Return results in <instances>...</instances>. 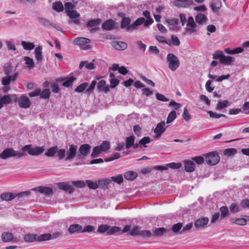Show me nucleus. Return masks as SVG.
Here are the masks:
<instances>
[{"label":"nucleus","mask_w":249,"mask_h":249,"mask_svg":"<svg viewBox=\"0 0 249 249\" xmlns=\"http://www.w3.org/2000/svg\"><path fill=\"white\" fill-rule=\"evenodd\" d=\"M77 150L76 145L71 144L67 151L65 149H59L57 156L60 160L64 159L65 160H71L75 157Z\"/></svg>","instance_id":"f257e3e1"},{"label":"nucleus","mask_w":249,"mask_h":249,"mask_svg":"<svg viewBox=\"0 0 249 249\" xmlns=\"http://www.w3.org/2000/svg\"><path fill=\"white\" fill-rule=\"evenodd\" d=\"M144 21V18H140L137 19L133 24L130 25V19L129 18H123L122 21L121 26L122 28H126L127 31H133L137 27L142 24Z\"/></svg>","instance_id":"f03ea898"},{"label":"nucleus","mask_w":249,"mask_h":249,"mask_svg":"<svg viewBox=\"0 0 249 249\" xmlns=\"http://www.w3.org/2000/svg\"><path fill=\"white\" fill-rule=\"evenodd\" d=\"M168 67L172 71H175L180 65L179 60L173 53H169L166 57Z\"/></svg>","instance_id":"7ed1b4c3"},{"label":"nucleus","mask_w":249,"mask_h":249,"mask_svg":"<svg viewBox=\"0 0 249 249\" xmlns=\"http://www.w3.org/2000/svg\"><path fill=\"white\" fill-rule=\"evenodd\" d=\"M90 40L85 37H77L73 41V44L77 45L81 49L89 50L91 48L90 45Z\"/></svg>","instance_id":"20e7f679"},{"label":"nucleus","mask_w":249,"mask_h":249,"mask_svg":"<svg viewBox=\"0 0 249 249\" xmlns=\"http://www.w3.org/2000/svg\"><path fill=\"white\" fill-rule=\"evenodd\" d=\"M23 156V154L22 153L16 151L13 148H6L0 154V158L6 159L12 157L20 158Z\"/></svg>","instance_id":"39448f33"},{"label":"nucleus","mask_w":249,"mask_h":249,"mask_svg":"<svg viewBox=\"0 0 249 249\" xmlns=\"http://www.w3.org/2000/svg\"><path fill=\"white\" fill-rule=\"evenodd\" d=\"M196 24L195 22L194 18L191 16L189 17L185 28L186 33L189 35L196 33Z\"/></svg>","instance_id":"423d86ee"},{"label":"nucleus","mask_w":249,"mask_h":249,"mask_svg":"<svg viewBox=\"0 0 249 249\" xmlns=\"http://www.w3.org/2000/svg\"><path fill=\"white\" fill-rule=\"evenodd\" d=\"M22 150L27 151L31 155L37 156L43 153L44 148L39 146L32 147L31 145H26L22 148Z\"/></svg>","instance_id":"0eeeda50"},{"label":"nucleus","mask_w":249,"mask_h":249,"mask_svg":"<svg viewBox=\"0 0 249 249\" xmlns=\"http://www.w3.org/2000/svg\"><path fill=\"white\" fill-rule=\"evenodd\" d=\"M220 160V157L216 152H210L205 157V160L208 164L214 165L217 164Z\"/></svg>","instance_id":"6e6552de"},{"label":"nucleus","mask_w":249,"mask_h":249,"mask_svg":"<svg viewBox=\"0 0 249 249\" xmlns=\"http://www.w3.org/2000/svg\"><path fill=\"white\" fill-rule=\"evenodd\" d=\"M17 101V95L7 94L0 98V101L4 106V105H8L12 102H16Z\"/></svg>","instance_id":"1a4fd4ad"},{"label":"nucleus","mask_w":249,"mask_h":249,"mask_svg":"<svg viewBox=\"0 0 249 249\" xmlns=\"http://www.w3.org/2000/svg\"><path fill=\"white\" fill-rule=\"evenodd\" d=\"M17 101H18L19 106L23 108L29 107L31 104L29 98L24 95H22L18 98H17Z\"/></svg>","instance_id":"9d476101"},{"label":"nucleus","mask_w":249,"mask_h":249,"mask_svg":"<svg viewBox=\"0 0 249 249\" xmlns=\"http://www.w3.org/2000/svg\"><path fill=\"white\" fill-rule=\"evenodd\" d=\"M209 221L207 217H202L196 219L194 223L195 227L197 229H201L207 226Z\"/></svg>","instance_id":"9b49d317"},{"label":"nucleus","mask_w":249,"mask_h":249,"mask_svg":"<svg viewBox=\"0 0 249 249\" xmlns=\"http://www.w3.org/2000/svg\"><path fill=\"white\" fill-rule=\"evenodd\" d=\"M111 46L117 50H124L127 48V44L124 41L114 40L111 42Z\"/></svg>","instance_id":"f8f14e48"},{"label":"nucleus","mask_w":249,"mask_h":249,"mask_svg":"<svg viewBox=\"0 0 249 249\" xmlns=\"http://www.w3.org/2000/svg\"><path fill=\"white\" fill-rule=\"evenodd\" d=\"M165 21L168 24V27L171 30H178V19L176 18H170L166 19Z\"/></svg>","instance_id":"ddd939ff"},{"label":"nucleus","mask_w":249,"mask_h":249,"mask_svg":"<svg viewBox=\"0 0 249 249\" xmlns=\"http://www.w3.org/2000/svg\"><path fill=\"white\" fill-rule=\"evenodd\" d=\"M165 124L164 122H161L157 125L154 129V132L156 134V138H160L162 133L164 132L165 130Z\"/></svg>","instance_id":"4468645a"},{"label":"nucleus","mask_w":249,"mask_h":249,"mask_svg":"<svg viewBox=\"0 0 249 249\" xmlns=\"http://www.w3.org/2000/svg\"><path fill=\"white\" fill-rule=\"evenodd\" d=\"M97 89L99 92L107 93L109 91V86L106 85V82L104 80H100L97 83Z\"/></svg>","instance_id":"2eb2a0df"},{"label":"nucleus","mask_w":249,"mask_h":249,"mask_svg":"<svg viewBox=\"0 0 249 249\" xmlns=\"http://www.w3.org/2000/svg\"><path fill=\"white\" fill-rule=\"evenodd\" d=\"M33 190L38 191L45 195H51L53 194V189L49 187L39 186L33 189Z\"/></svg>","instance_id":"dca6fc26"},{"label":"nucleus","mask_w":249,"mask_h":249,"mask_svg":"<svg viewBox=\"0 0 249 249\" xmlns=\"http://www.w3.org/2000/svg\"><path fill=\"white\" fill-rule=\"evenodd\" d=\"M135 138L133 136H130L126 139V149H129V148L133 147L134 149H137L139 147V144H134Z\"/></svg>","instance_id":"f3484780"},{"label":"nucleus","mask_w":249,"mask_h":249,"mask_svg":"<svg viewBox=\"0 0 249 249\" xmlns=\"http://www.w3.org/2000/svg\"><path fill=\"white\" fill-rule=\"evenodd\" d=\"M193 3L192 0H177L174 4L177 7L188 8Z\"/></svg>","instance_id":"a211bd4d"},{"label":"nucleus","mask_w":249,"mask_h":249,"mask_svg":"<svg viewBox=\"0 0 249 249\" xmlns=\"http://www.w3.org/2000/svg\"><path fill=\"white\" fill-rule=\"evenodd\" d=\"M91 149V146L89 144H82L79 148V151L82 157H85L89 154Z\"/></svg>","instance_id":"6ab92c4d"},{"label":"nucleus","mask_w":249,"mask_h":249,"mask_svg":"<svg viewBox=\"0 0 249 249\" xmlns=\"http://www.w3.org/2000/svg\"><path fill=\"white\" fill-rule=\"evenodd\" d=\"M99 23V19H92L88 22L87 26L89 30L95 31L98 29Z\"/></svg>","instance_id":"aec40b11"},{"label":"nucleus","mask_w":249,"mask_h":249,"mask_svg":"<svg viewBox=\"0 0 249 249\" xmlns=\"http://www.w3.org/2000/svg\"><path fill=\"white\" fill-rule=\"evenodd\" d=\"M57 186L61 190L67 191L70 193L73 191V188L67 182H59L57 183Z\"/></svg>","instance_id":"412c9836"},{"label":"nucleus","mask_w":249,"mask_h":249,"mask_svg":"<svg viewBox=\"0 0 249 249\" xmlns=\"http://www.w3.org/2000/svg\"><path fill=\"white\" fill-rule=\"evenodd\" d=\"M185 170L187 172H192L195 170V164L193 161L185 160L184 161Z\"/></svg>","instance_id":"4be33fe9"},{"label":"nucleus","mask_w":249,"mask_h":249,"mask_svg":"<svg viewBox=\"0 0 249 249\" xmlns=\"http://www.w3.org/2000/svg\"><path fill=\"white\" fill-rule=\"evenodd\" d=\"M247 217H248L247 219L244 218H231V221L232 223L244 226L247 224V220H249V216H247Z\"/></svg>","instance_id":"5701e85b"},{"label":"nucleus","mask_w":249,"mask_h":249,"mask_svg":"<svg viewBox=\"0 0 249 249\" xmlns=\"http://www.w3.org/2000/svg\"><path fill=\"white\" fill-rule=\"evenodd\" d=\"M138 177L137 173L133 171H128L124 174V178L127 180H133Z\"/></svg>","instance_id":"b1692460"},{"label":"nucleus","mask_w":249,"mask_h":249,"mask_svg":"<svg viewBox=\"0 0 249 249\" xmlns=\"http://www.w3.org/2000/svg\"><path fill=\"white\" fill-rule=\"evenodd\" d=\"M102 26L104 30H110L114 28L115 22L111 19L107 20L102 24Z\"/></svg>","instance_id":"393cba45"},{"label":"nucleus","mask_w":249,"mask_h":249,"mask_svg":"<svg viewBox=\"0 0 249 249\" xmlns=\"http://www.w3.org/2000/svg\"><path fill=\"white\" fill-rule=\"evenodd\" d=\"M112 70L113 71H118L119 72L123 75H125L128 72L125 67H119L118 64H113L112 66Z\"/></svg>","instance_id":"a878e982"},{"label":"nucleus","mask_w":249,"mask_h":249,"mask_svg":"<svg viewBox=\"0 0 249 249\" xmlns=\"http://www.w3.org/2000/svg\"><path fill=\"white\" fill-rule=\"evenodd\" d=\"M196 22L199 24H204L206 23L207 18L204 14L199 13L195 17Z\"/></svg>","instance_id":"bb28decb"},{"label":"nucleus","mask_w":249,"mask_h":249,"mask_svg":"<svg viewBox=\"0 0 249 249\" xmlns=\"http://www.w3.org/2000/svg\"><path fill=\"white\" fill-rule=\"evenodd\" d=\"M17 196V194L12 193H3L0 195V198L2 200L10 201Z\"/></svg>","instance_id":"cd10ccee"},{"label":"nucleus","mask_w":249,"mask_h":249,"mask_svg":"<svg viewBox=\"0 0 249 249\" xmlns=\"http://www.w3.org/2000/svg\"><path fill=\"white\" fill-rule=\"evenodd\" d=\"M42 47L41 46H38L35 50V58L38 61H41L43 59L42 55Z\"/></svg>","instance_id":"c85d7f7f"},{"label":"nucleus","mask_w":249,"mask_h":249,"mask_svg":"<svg viewBox=\"0 0 249 249\" xmlns=\"http://www.w3.org/2000/svg\"><path fill=\"white\" fill-rule=\"evenodd\" d=\"M1 238L3 242H9L14 240V235L11 232H3L1 235Z\"/></svg>","instance_id":"c756f323"},{"label":"nucleus","mask_w":249,"mask_h":249,"mask_svg":"<svg viewBox=\"0 0 249 249\" xmlns=\"http://www.w3.org/2000/svg\"><path fill=\"white\" fill-rule=\"evenodd\" d=\"M168 231L169 230L164 228H158L154 230L152 235L155 236H160Z\"/></svg>","instance_id":"7c9ffc66"},{"label":"nucleus","mask_w":249,"mask_h":249,"mask_svg":"<svg viewBox=\"0 0 249 249\" xmlns=\"http://www.w3.org/2000/svg\"><path fill=\"white\" fill-rule=\"evenodd\" d=\"M143 15L147 18L146 20H144V25L145 27L151 25L153 22V20L150 17V13L148 11H145L143 12Z\"/></svg>","instance_id":"2f4dec72"},{"label":"nucleus","mask_w":249,"mask_h":249,"mask_svg":"<svg viewBox=\"0 0 249 249\" xmlns=\"http://www.w3.org/2000/svg\"><path fill=\"white\" fill-rule=\"evenodd\" d=\"M82 229V227L79 224H72L69 228L68 231L70 233L72 234L80 231H81Z\"/></svg>","instance_id":"473e14b6"},{"label":"nucleus","mask_w":249,"mask_h":249,"mask_svg":"<svg viewBox=\"0 0 249 249\" xmlns=\"http://www.w3.org/2000/svg\"><path fill=\"white\" fill-rule=\"evenodd\" d=\"M24 241L26 242H33L37 241V234L34 233H28L24 236Z\"/></svg>","instance_id":"72a5a7b5"},{"label":"nucleus","mask_w":249,"mask_h":249,"mask_svg":"<svg viewBox=\"0 0 249 249\" xmlns=\"http://www.w3.org/2000/svg\"><path fill=\"white\" fill-rule=\"evenodd\" d=\"M52 8L53 10L57 12H62L64 9L63 4L60 1H56L53 3Z\"/></svg>","instance_id":"f704fd0d"},{"label":"nucleus","mask_w":249,"mask_h":249,"mask_svg":"<svg viewBox=\"0 0 249 249\" xmlns=\"http://www.w3.org/2000/svg\"><path fill=\"white\" fill-rule=\"evenodd\" d=\"M84 66L88 70H92L94 68V64L93 63L81 61L79 65L80 69H82Z\"/></svg>","instance_id":"c9c22d12"},{"label":"nucleus","mask_w":249,"mask_h":249,"mask_svg":"<svg viewBox=\"0 0 249 249\" xmlns=\"http://www.w3.org/2000/svg\"><path fill=\"white\" fill-rule=\"evenodd\" d=\"M58 148L57 146H53L49 148L48 151L45 153V156L47 157H53L55 153H58Z\"/></svg>","instance_id":"e433bc0d"},{"label":"nucleus","mask_w":249,"mask_h":249,"mask_svg":"<svg viewBox=\"0 0 249 249\" xmlns=\"http://www.w3.org/2000/svg\"><path fill=\"white\" fill-rule=\"evenodd\" d=\"M22 47L26 50L31 51L35 48L34 43L31 42L22 41L21 43Z\"/></svg>","instance_id":"4c0bfd02"},{"label":"nucleus","mask_w":249,"mask_h":249,"mask_svg":"<svg viewBox=\"0 0 249 249\" xmlns=\"http://www.w3.org/2000/svg\"><path fill=\"white\" fill-rule=\"evenodd\" d=\"M234 59L232 57L230 56H225V55L223 56V58L221 59V63L225 65H228L231 64L234 61Z\"/></svg>","instance_id":"58836bf2"},{"label":"nucleus","mask_w":249,"mask_h":249,"mask_svg":"<svg viewBox=\"0 0 249 249\" xmlns=\"http://www.w3.org/2000/svg\"><path fill=\"white\" fill-rule=\"evenodd\" d=\"M221 7V3L219 0H215L211 4L212 10L213 12H217Z\"/></svg>","instance_id":"ea45409f"},{"label":"nucleus","mask_w":249,"mask_h":249,"mask_svg":"<svg viewBox=\"0 0 249 249\" xmlns=\"http://www.w3.org/2000/svg\"><path fill=\"white\" fill-rule=\"evenodd\" d=\"M86 183L90 189H96L99 187L98 181H93L90 180H86Z\"/></svg>","instance_id":"a19ab883"},{"label":"nucleus","mask_w":249,"mask_h":249,"mask_svg":"<svg viewBox=\"0 0 249 249\" xmlns=\"http://www.w3.org/2000/svg\"><path fill=\"white\" fill-rule=\"evenodd\" d=\"M88 87V83H83L77 86L74 89V91L76 92H82L85 90H86L87 87Z\"/></svg>","instance_id":"79ce46f5"},{"label":"nucleus","mask_w":249,"mask_h":249,"mask_svg":"<svg viewBox=\"0 0 249 249\" xmlns=\"http://www.w3.org/2000/svg\"><path fill=\"white\" fill-rule=\"evenodd\" d=\"M13 70L12 65L10 63H6L3 66V71L6 75H9Z\"/></svg>","instance_id":"37998d69"},{"label":"nucleus","mask_w":249,"mask_h":249,"mask_svg":"<svg viewBox=\"0 0 249 249\" xmlns=\"http://www.w3.org/2000/svg\"><path fill=\"white\" fill-rule=\"evenodd\" d=\"M228 105L229 102L227 100L218 102L216 107V109L217 110H221L223 108L228 107Z\"/></svg>","instance_id":"c03bdc74"},{"label":"nucleus","mask_w":249,"mask_h":249,"mask_svg":"<svg viewBox=\"0 0 249 249\" xmlns=\"http://www.w3.org/2000/svg\"><path fill=\"white\" fill-rule=\"evenodd\" d=\"M52 235L50 233L42 234L40 235H37V241H43L51 239Z\"/></svg>","instance_id":"a18cd8bd"},{"label":"nucleus","mask_w":249,"mask_h":249,"mask_svg":"<svg viewBox=\"0 0 249 249\" xmlns=\"http://www.w3.org/2000/svg\"><path fill=\"white\" fill-rule=\"evenodd\" d=\"M24 59L29 69H31L34 67V62L32 58L28 56H25Z\"/></svg>","instance_id":"49530a36"},{"label":"nucleus","mask_w":249,"mask_h":249,"mask_svg":"<svg viewBox=\"0 0 249 249\" xmlns=\"http://www.w3.org/2000/svg\"><path fill=\"white\" fill-rule=\"evenodd\" d=\"M67 77V78L66 80H65V81L63 83L62 86L65 87H69L72 84L73 81L76 80V78L74 77L73 76Z\"/></svg>","instance_id":"de8ad7c7"},{"label":"nucleus","mask_w":249,"mask_h":249,"mask_svg":"<svg viewBox=\"0 0 249 249\" xmlns=\"http://www.w3.org/2000/svg\"><path fill=\"white\" fill-rule=\"evenodd\" d=\"M67 15L71 18H76L80 16V14L76 10H68Z\"/></svg>","instance_id":"09e8293b"},{"label":"nucleus","mask_w":249,"mask_h":249,"mask_svg":"<svg viewBox=\"0 0 249 249\" xmlns=\"http://www.w3.org/2000/svg\"><path fill=\"white\" fill-rule=\"evenodd\" d=\"M177 117L176 116V112L175 110H173L169 114L167 121L166 123L167 124H170L171 122H172Z\"/></svg>","instance_id":"8fccbe9b"},{"label":"nucleus","mask_w":249,"mask_h":249,"mask_svg":"<svg viewBox=\"0 0 249 249\" xmlns=\"http://www.w3.org/2000/svg\"><path fill=\"white\" fill-rule=\"evenodd\" d=\"M102 152L107 151L110 148V143L108 141H104L99 146Z\"/></svg>","instance_id":"3c124183"},{"label":"nucleus","mask_w":249,"mask_h":249,"mask_svg":"<svg viewBox=\"0 0 249 249\" xmlns=\"http://www.w3.org/2000/svg\"><path fill=\"white\" fill-rule=\"evenodd\" d=\"M156 39L160 43L171 45V41L169 40H167L164 36H155Z\"/></svg>","instance_id":"603ef678"},{"label":"nucleus","mask_w":249,"mask_h":249,"mask_svg":"<svg viewBox=\"0 0 249 249\" xmlns=\"http://www.w3.org/2000/svg\"><path fill=\"white\" fill-rule=\"evenodd\" d=\"M110 226L107 224H103L99 226L97 229V231L100 233H104L108 231Z\"/></svg>","instance_id":"864d4df0"},{"label":"nucleus","mask_w":249,"mask_h":249,"mask_svg":"<svg viewBox=\"0 0 249 249\" xmlns=\"http://www.w3.org/2000/svg\"><path fill=\"white\" fill-rule=\"evenodd\" d=\"M181 166L182 164L180 163L171 162L166 164L167 169H168V168L174 169H178L180 168L181 167Z\"/></svg>","instance_id":"5fc2aeb1"},{"label":"nucleus","mask_w":249,"mask_h":249,"mask_svg":"<svg viewBox=\"0 0 249 249\" xmlns=\"http://www.w3.org/2000/svg\"><path fill=\"white\" fill-rule=\"evenodd\" d=\"M38 21L40 24L46 27H49L51 25V22H50L47 19L44 18H38Z\"/></svg>","instance_id":"6e6d98bb"},{"label":"nucleus","mask_w":249,"mask_h":249,"mask_svg":"<svg viewBox=\"0 0 249 249\" xmlns=\"http://www.w3.org/2000/svg\"><path fill=\"white\" fill-rule=\"evenodd\" d=\"M111 178L112 181L119 184L122 183L124 181L122 175H118L116 176L112 177Z\"/></svg>","instance_id":"4d7b16f0"},{"label":"nucleus","mask_w":249,"mask_h":249,"mask_svg":"<svg viewBox=\"0 0 249 249\" xmlns=\"http://www.w3.org/2000/svg\"><path fill=\"white\" fill-rule=\"evenodd\" d=\"M121 231V228L119 227L114 226L111 227V228H109L108 231L107 232V235H112L116 232Z\"/></svg>","instance_id":"13d9d810"},{"label":"nucleus","mask_w":249,"mask_h":249,"mask_svg":"<svg viewBox=\"0 0 249 249\" xmlns=\"http://www.w3.org/2000/svg\"><path fill=\"white\" fill-rule=\"evenodd\" d=\"M141 228L139 226H135L132 229L131 231L130 232L129 234L132 236L139 235L141 231L140 230Z\"/></svg>","instance_id":"bf43d9fd"},{"label":"nucleus","mask_w":249,"mask_h":249,"mask_svg":"<svg viewBox=\"0 0 249 249\" xmlns=\"http://www.w3.org/2000/svg\"><path fill=\"white\" fill-rule=\"evenodd\" d=\"M207 113L209 114L210 117L211 118H213L218 119V118H220L221 117H226V116L225 115H224V114H218V113H217L216 112H213L212 111H211V110L208 111Z\"/></svg>","instance_id":"052dcab7"},{"label":"nucleus","mask_w":249,"mask_h":249,"mask_svg":"<svg viewBox=\"0 0 249 249\" xmlns=\"http://www.w3.org/2000/svg\"><path fill=\"white\" fill-rule=\"evenodd\" d=\"M96 84V81L93 80L91 82L88 88L87 87V89L86 90V93L88 94H90V93H91L93 91V90L95 88Z\"/></svg>","instance_id":"680f3d73"},{"label":"nucleus","mask_w":249,"mask_h":249,"mask_svg":"<svg viewBox=\"0 0 249 249\" xmlns=\"http://www.w3.org/2000/svg\"><path fill=\"white\" fill-rule=\"evenodd\" d=\"M50 91L49 89H46L41 91L40 97L44 99H48L50 95Z\"/></svg>","instance_id":"e2e57ef3"},{"label":"nucleus","mask_w":249,"mask_h":249,"mask_svg":"<svg viewBox=\"0 0 249 249\" xmlns=\"http://www.w3.org/2000/svg\"><path fill=\"white\" fill-rule=\"evenodd\" d=\"M150 140L151 139L149 137H144L139 141L138 144L139 145H143L144 147H146V146L145 144L149 143L150 142Z\"/></svg>","instance_id":"0e129e2a"},{"label":"nucleus","mask_w":249,"mask_h":249,"mask_svg":"<svg viewBox=\"0 0 249 249\" xmlns=\"http://www.w3.org/2000/svg\"><path fill=\"white\" fill-rule=\"evenodd\" d=\"M101 149L100 148L99 146H97L95 147L93 149V151L91 153V156L92 157H97L100 153L102 151L101 150Z\"/></svg>","instance_id":"69168bd1"},{"label":"nucleus","mask_w":249,"mask_h":249,"mask_svg":"<svg viewBox=\"0 0 249 249\" xmlns=\"http://www.w3.org/2000/svg\"><path fill=\"white\" fill-rule=\"evenodd\" d=\"M221 213V217H224L227 216L229 213V210L227 206H222L220 209Z\"/></svg>","instance_id":"338daca9"},{"label":"nucleus","mask_w":249,"mask_h":249,"mask_svg":"<svg viewBox=\"0 0 249 249\" xmlns=\"http://www.w3.org/2000/svg\"><path fill=\"white\" fill-rule=\"evenodd\" d=\"M72 184L78 188H83L85 186V182L83 180L73 181Z\"/></svg>","instance_id":"774afa93"}]
</instances>
